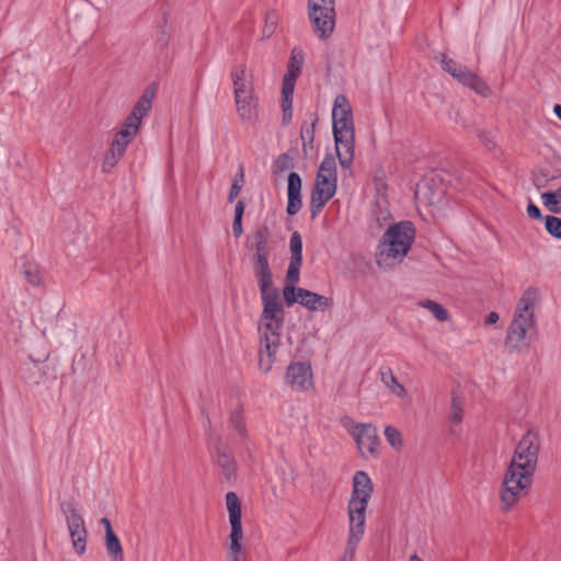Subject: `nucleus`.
Segmentation results:
<instances>
[{"mask_svg":"<svg viewBox=\"0 0 561 561\" xmlns=\"http://www.w3.org/2000/svg\"><path fill=\"white\" fill-rule=\"evenodd\" d=\"M263 310L257 330L260 334L259 367L268 373L276 360L280 346V331L284 325L285 310L278 301L279 291L273 285L259 286Z\"/></svg>","mask_w":561,"mask_h":561,"instance_id":"1","label":"nucleus"},{"mask_svg":"<svg viewBox=\"0 0 561 561\" xmlns=\"http://www.w3.org/2000/svg\"><path fill=\"white\" fill-rule=\"evenodd\" d=\"M537 297V289L529 287L517 304L504 341L511 352H522L524 347L528 346L531 335L536 331L534 309Z\"/></svg>","mask_w":561,"mask_h":561,"instance_id":"2","label":"nucleus"},{"mask_svg":"<svg viewBox=\"0 0 561 561\" xmlns=\"http://www.w3.org/2000/svg\"><path fill=\"white\" fill-rule=\"evenodd\" d=\"M414 239L415 229L411 221L389 226L377 248V264L390 266L396 261L400 262L410 251Z\"/></svg>","mask_w":561,"mask_h":561,"instance_id":"3","label":"nucleus"},{"mask_svg":"<svg viewBox=\"0 0 561 561\" xmlns=\"http://www.w3.org/2000/svg\"><path fill=\"white\" fill-rule=\"evenodd\" d=\"M245 248L250 252V262L257 286L273 285V274L270 267L271 231L267 225H259L247 236Z\"/></svg>","mask_w":561,"mask_h":561,"instance_id":"4","label":"nucleus"},{"mask_svg":"<svg viewBox=\"0 0 561 561\" xmlns=\"http://www.w3.org/2000/svg\"><path fill=\"white\" fill-rule=\"evenodd\" d=\"M374 492L371 479L365 471H357L353 478V490L347 505L350 524L365 527L367 504Z\"/></svg>","mask_w":561,"mask_h":561,"instance_id":"5","label":"nucleus"},{"mask_svg":"<svg viewBox=\"0 0 561 561\" xmlns=\"http://www.w3.org/2000/svg\"><path fill=\"white\" fill-rule=\"evenodd\" d=\"M533 482V476L507 467L500 492V508L503 513L510 512L513 506L524 497Z\"/></svg>","mask_w":561,"mask_h":561,"instance_id":"6","label":"nucleus"},{"mask_svg":"<svg viewBox=\"0 0 561 561\" xmlns=\"http://www.w3.org/2000/svg\"><path fill=\"white\" fill-rule=\"evenodd\" d=\"M540 450V436L537 431L528 430L515 447L508 467L534 476Z\"/></svg>","mask_w":561,"mask_h":561,"instance_id":"7","label":"nucleus"},{"mask_svg":"<svg viewBox=\"0 0 561 561\" xmlns=\"http://www.w3.org/2000/svg\"><path fill=\"white\" fill-rule=\"evenodd\" d=\"M226 505L231 526L228 561H245V551L242 546L243 530L241 524V501L234 492H228L226 494Z\"/></svg>","mask_w":561,"mask_h":561,"instance_id":"8","label":"nucleus"},{"mask_svg":"<svg viewBox=\"0 0 561 561\" xmlns=\"http://www.w3.org/2000/svg\"><path fill=\"white\" fill-rule=\"evenodd\" d=\"M335 0H308L313 32L321 39L329 38L335 26Z\"/></svg>","mask_w":561,"mask_h":561,"instance_id":"9","label":"nucleus"},{"mask_svg":"<svg viewBox=\"0 0 561 561\" xmlns=\"http://www.w3.org/2000/svg\"><path fill=\"white\" fill-rule=\"evenodd\" d=\"M61 511L66 516L73 549L78 554H83L87 549L88 537L83 517L71 502L62 503Z\"/></svg>","mask_w":561,"mask_h":561,"instance_id":"10","label":"nucleus"},{"mask_svg":"<svg viewBox=\"0 0 561 561\" xmlns=\"http://www.w3.org/2000/svg\"><path fill=\"white\" fill-rule=\"evenodd\" d=\"M154 93L156 91L152 85L146 88L124 121L121 127L122 129L130 131L133 135L137 136L141 126L142 118L146 117L151 110Z\"/></svg>","mask_w":561,"mask_h":561,"instance_id":"11","label":"nucleus"},{"mask_svg":"<svg viewBox=\"0 0 561 561\" xmlns=\"http://www.w3.org/2000/svg\"><path fill=\"white\" fill-rule=\"evenodd\" d=\"M135 137L136 136L130 131L122 128L116 133L110 149L104 156L102 163L103 172L111 171L117 164V162L124 156L127 146L133 141Z\"/></svg>","mask_w":561,"mask_h":561,"instance_id":"12","label":"nucleus"},{"mask_svg":"<svg viewBox=\"0 0 561 561\" xmlns=\"http://www.w3.org/2000/svg\"><path fill=\"white\" fill-rule=\"evenodd\" d=\"M135 137L136 136L130 131L122 128L116 133L110 149L104 156L102 163L103 172L111 171L117 164V162L124 156L127 146L133 141Z\"/></svg>","mask_w":561,"mask_h":561,"instance_id":"13","label":"nucleus"},{"mask_svg":"<svg viewBox=\"0 0 561 561\" xmlns=\"http://www.w3.org/2000/svg\"><path fill=\"white\" fill-rule=\"evenodd\" d=\"M286 383L294 390L304 391L312 385L311 366L307 363H291L286 370Z\"/></svg>","mask_w":561,"mask_h":561,"instance_id":"14","label":"nucleus"},{"mask_svg":"<svg viewBox=\"0 0 561 561\" xmlns=\"http://www.w3.org/2000/svg\"><path fill=\"white\" fill-rule=\"evenodd\" d=\"M333 131L354 129L353 113L347 98L336 95L332 108Z\"/></svg>","mask_w":561,"mask_h":561,"instance_id":"15","label":"nucleus"},{"mask_svg":"<svg viewBox=\"0 0 561 561\" xmlns=\"http://www.w3.org/2000/svg\"><path fill=\"white\" fill-rule=\"evenodd\" d=\"M333 136L340 165L343 169L351 168L354 159V129L341 130L340 134L333 131Z\"/></svg>","mask_w":561,"mask_h":561,"instance_id":"16","label":"nucleus"},{"mask_svg":"<svg viewBox=\"0 0 561 561\" xmlns=\"http://www.w3.org/2000/svg\"><path fill=\"white\" fill-rule=\"evenodd\" d=\"M216 463L221 470L226 481L231 482L237 477L238 465L233 454L222 446L221 437H216L215 444Z\"/></svg>","mask_w":561,"mask_h":561,"instance_id":"17","label":"nucleus"},{"mask_svg":"<svg viewBox=\"0 0 561 561\" xmlns=\"http://www.w3.org/2000/svg\"><path fill=\"white\" fill-rule=\"evenodd\" d=\"M336 181L337 174L335 159L333 156L327 154L320 163L313 186L324 188L327 191H333V193H335Z\"/></svg>","mask_w":561,"mask_h":561,"instance_id":"18","label":"nucleus"},{"mask_svg":"<svg viewBox=\"0 0 561 561\" xmlns=\"http://www.w3.org/2000/svg\"><path fill=\"white\" fill-rule=\"evenodd\" d=\"M356 428L358 432L355 435V440L358 449L364 455L368 453L370 455L377 454V446L379 444L378 431L373 424H357Z\"/></svg>","mask_w":561,"mask_h":561,"instance_id":"19","label":"nucleus"},{"mask_svg":"<svg viewBox=\"0 0 561 561\" xmlns=\"http://www.w3.org/2000/svg\"><path fill=\"white\" fill-rule=\"evenodd\" d=\"M237 113L244 123L254 124L259 117V100L255 93L234 96Z\"/></svg>","mask_w":561,"mask_h":561,"instance_id":"20","label":"nucleus"},{"mask_svg":"<svg viewBox=\"0 0 561 561\" xmlns=\"http://www.w3.org/2000/svg\"><path fill=\"white\" fill-rule=\"evenodd\" d=\"M454 79H456L462 85L473 90L476 93L483 98H488L492 94L491 88L489 84L480 78L476 72L467 68L462 67L460 72H458Z\"/></svg>","mask_w":561,"mask_h":561,"instance_id":"21","label":"nucleus"},{"mask_svg":"<svg viewBox=\"0 0 561 561\" xmlns=\"http://www.w3.org/2000/svg\"><path fill=\"white\" fill-rule=\"evenodd\" d=\"M301 178L297 172H290L288 174L287 182V207L286 211L288 215H296L302 206L301 203Z\"/></svg>","mask_w":561,"mask_h":561,"instance_id":"22","label":"nucleus"},{"mask_svg":"<svg viewBox=\"0 0 561 561\" xmlns=\"http://www.w3.org/2000/svg\"><path fill=\"white\" fill-rule=\"evenodd\" d=\"M299 304L311 311L325 310L333 305V299L314 291L298 288Z\"/></svg>","mask_w":561,"mask_h":561,"instance_id":"23","label":"nucleus"},{"mask_svg":"<svg viewBox=\"0 0 561 561\" xmlns=\"http://www.w3.org/2000/svg\"><path fill=\"white\" fill-rule=\"evenodd\" d=\"M365 533L364 526L350 524V536L344 552L339 561H353L357 546Z\"/></svg>","mask_w":561,"mask_h":561,"instance_id":"24","label":"nucleus"},{"mask_svg":"<svg viewBox=\"0 0 561 561\" xmlns=\"http://www.w3.org/2000/svg\"><path fill=\"white\" fill-rule=\"evenodd\" d=\"M333 191L318 188L313 186L310 196V213L311 218H316L322 210L323 206L334 196Z\"/></svg>","mask_w":561,"mask_h":561,"instance_id":"25","label":"nucleus"},{"mask_svg":"<svg viewBox=\"0 0 561 561\" xmlns=\"http://www.w3.org/2000/svg\"><path fill=\"white\" fill-rule=\"evenodd\" d=\"M381 382L397 397L404 398L407 396V389L401 385L397 377L393 375L391 368L381 367L379 369Z\"/></svg>","mask_w":561,"mask_h":561,"instance_id":"26","label":"nucleus"},{"mask_svg":"<svg viewBox=\"0 0 561 561\" xmlns=\"http://www.w3.org/2000/svg\"><path fill=\"white\" fill-rule=\"evenodd\" d=\"M229 427L237 433L241 442H245L248 439L249 434L244 420L243 408L241 405H238L233 411H231L229 415Z\"/></svg>","mask_w":561,"mask_h":561,"instance_id":"27","label":"nucleus"},{"mask_svg":"<svg viewBox=\"0 0 561 561\" xmlns=\"http://www.w3.org/2000/svg\"><path fill=\"white\" fill-rule=\"evenodd\" d=\"M105 548L112 561H124L123 548L114 530L105 535Z\"/></svg>","mask_w":561,"mask_h":561,"instance_id":"28","label":"nucleus"},{"mask_svg":"<svg viewBox=\"0 0 561 561\" xmlns=\"http://www.w3.org/2000/svg\"><path fill=\"white\" fill-rule=\"evenodd\" d=\"M279 22V13L275 9H271L265 14L264 25L262 28V39H268L276 32Z\"/></svg>","mask_w":561,"mask_h":561,"instance_id":"29","label":"nucleus"},{"mask_svg":"<svg viewBox=\"0 0 561 561\" xmlns=\"http://www.w3.org/2000/svg\"><path fill=\"white\" fill-rule=\"evenodd\" d=\"M21 271L27 283L33 286H39L43 282L39 266L34 262H25L21 266Z\"/></svg>","mask_w":561,"mask_h":561,"instance_id":"30","label":"nucleus"},{"mask_svg":"<svg viewBox=\"0 0 561 561\" xmlns=\"http://www.w3.org/2000/svg\"><path fill=\"white\" fill-rule=\"evenodd\" d=\"M541 199L545 207L551 213H561V186L557 191L542 193Z\"/></svg>","mask_w":561,"mask_h":561,"instance_id":"31","label":"nucleus"},{"mask_svg":"<svg viewBox=\"0 0 561 561\" xmlns=\"http://www.w3.org/2000/svg\"><path fill=\"white\" fill-rule=\"evenodd\" d=\"M420 306L430 310L438 321H447L449 318L448 311L438 302L434 300H424L420 302Z\"/></svg>","mask_w":561,"mask_h":561,"instance_id":"32","label":"nucleus"},{"mask_svg":"<svg viewBox=\"0 0 561 561\" xmlns=\"http://www.w3.org/2000/svg\"><path fill=\"white\" fill-rule=\"evenodd\" d=\"M295 168V158L288 152H284L277 157L274 162V172L284 173Z\"/></svg>","mask_w":561,"mask_h":561,"instance_id":"33","label":"nucleus"},{"mask_svg":"<svg viewBox=\"0 0 561 561\" xmlns=\"http://www.w3.org/2000/svg\"><path fill=\"white\" fill-rule=\"evenodd\" d=\"M436 59L439 60L443 70L449 73L453 78L458 72H460V70L463 67V65L459 64L458 61L448 58L447 55L444 53L439 54V56H437Z\"/></svg>","mask_w":561,"mask_h":561,"instance_id":"34","label":"nucleus"},{"mask_svg":"<svg viewBox=\"0 0 561 561\" xmlns=\"http://www.w3.org/2000/svg\"><path fill=\"white\" fill-rule=\"evenodd\" d=\"M436 59L439 60L443 70L449 73L453 78L458 72H460V70L463 67V65L459 64L458 61L448 58L447 55L444 53L439 54V56H437Z\"/></svg>","mask_w":561,"mask_h":561,"instance_id":"35","label":"nucleus"},{"mask_svg":"<svg viewBox=\"0 0 561 561\" xmlns=\"http://www.w3.org/2000/svg\"><path fill=\"white\" fill-rule=\"evenodd\" d=\"M295 82L294 73H285L282 84V102L293 101Z\"/></svg>","mask_w":561,"mask_h":561,"instance_id":"36","label":"nucleus"},{"mask_svg":"<svg viewBox=\"0 0 561 561\" xmlns=\"http://www.w3.org/2000/svg\"><path fill=\"white\" fill-rule=\"evenodd\" d=\"M290 260L302 261V241L298 231H294L289 240Z\"/></svg>","mask_w":561,"mask_h":561,"instance_id":"37","label":"nucleus"},{"mask_svg":"<svg viewBox=\"0 0 561 561\" xmlns=\"http://www.w3.org/2000/svg\"><path fill=\"white\" fill-rule=\"evenodd\" d=\"M318 118H314L310 125H304L300 129V137L302 140V150L306 152L307 146H312L314 140V129Z\"/></svg>","mask_w":561,"mask_h":561,"instance_id":"38","label":"nucleus"},{"mask_svg":"<svg viewBox=\"0 0 561 561\" xmlns=\"http://www.w3.org/2000/svg\"><path fill=\"white\" fill-rule=\"evenodd\" d=\"M385 436L387 442L397 450H400L403 446L401 433L393 426L388 425L385 428Z\"/></svg>","mask_w":561,"mask_h":561,"instance_id":"39","label":"nucleus"},{"mask_svg":"<svg viewBox=\"0 0 561 561\" xmlns=\"http://www.w3.org/2000/svg\"><path fill=\"white\" fill-rule=\"evenodd\" d=\"M302 62H304V54L301 51H297L296 48L293 49L288 69H287L286 73H294L295 78L297 79V77L300 73Z\"/></svg>","mask_w":561,"mask_h":561,"instance_id":"40","label":"nucleus"},{"mask_svg":"<svg viewBox=\"0 0 561 561\" xmlns=\"http://www.w3.org/2000/svg\"><path fill=\"white\" fill-rule=\"evenodd\" d=\"M545 228L549 234L556 239H561V218L556 216H546Z\"/></svg>","mask_w":561,"mask_h":561,"instance_id":"41","label":"nucleus"},{"mask_svg":"<svg viewBox=\"0 0 561 561\" xmlns=\"http://www.w3.org/2000/svg\"><path fill=\"white\" fill-rule=\"evenodd\" d=\"M301 263L302 261L290 260L286 273V284L296 285L299 282Z\"/></svg>","mask_w":561,"mask_h":561,"instance_id":"42","label":"nucleus"},{"mask_svg":"<svg viewBox=\"0 0 561 561\" xmlns=\"http://www.w3.org/2000/svg\"><path fill=\"white\" fill-rule=\"evenodd\" d=\"M231 80H232V84L252 80L251 76L248 75V69H247L245 64H240V65L232 67Z\"/></svg>","mask_w":561,"mask_h":561,"instance_id":"43","label":"nucleus"},{"mask_svg":"<svg viewBox=\"0 0 561 561\" xmlns=\"http://www.w3.org/2000/svg\"><path fill=\"white\" fill-rule=\"evenodd\" d=\"M298 288L299 287H295V285L291 284H286L283 288V297L287 307H290L296 302L299 304L300 298L298 296Z\"/></svg>","mask_w":561,"mask_h":561,"instance_id":"44","label":"nucleus"},{"mask_svg":"<svg viewBox=\"0 0 561 561\" xmlns=\"http://www.w3.org/2000/svg\"><path fill=\"white\" fill-rule=\"evenodd\" d=\"M373 216L379 228H381L391 217L388 208L382 207L379 203L376 204V209L373 210Z\"/></svg>","mask_w":561,"mask_h":561,"instance_id":"45","label":"nucleus"},{"mask_svg":"<svg viewBox=\"0 0 561 561\" xmlns=\"http://www.w3.org/2000/svg\"><path fill=\"white\" fill-rule=\"evenodd\" d=\"M251 93H255L252 80L233 84V96L249 95Z\"/></svg>","mask_w":561,"mask_h":561,"instance_id":"46","label":"nucleus"},{"mask_svg":"<svg viewBox=\"0 0 561 561\" xmlns=\"http://www.w3.org/2000/svg\"><path fill=\"white\" fill-rule=\"evenodd\" d=\"M463 417V411L461 408V403L458 400V398L454 397L451 401V413H450V421L455 424H458L462 421Z\"/></svg>","mask_w":561,"mask_h":561,"instance_id":"47","label":"nucleus"},{"mask_svg":"<svg viewBox=\"0 0 561 561\" xmlns=\"http://www.w3.org/2000/svg\"><path fill=\"white\" fill-rule=\"evenodd\" d=\"M478 138L488 150L491 151L495 149L496 144L491 131L479 130Z\"/></svg>","mask_w":561,"mask_h":561,"instance_id":"48","label":"nucleus"},{"mask_svg":"<svg viewBox=\"0 0 561 561\" xmlns=\"http://www.w3.org/2000/svg\"><path fill=\"white\" fill-rule=\"evenodd\" d=\"M283 124H289L293 116V101L282 102Z\"/></svg>","mask_w":561,"mask_h":561,"instance_id":"49","label":"nucleus"},{"mask_svg":"<svg viewBox=\"0 0 561 561\" xmlns=\"http://www.w3.org/2000/svg\"><path fill=\"white\" fill-rule=\"evenodd\" d=\"M241 187H242L241 184L239 182H237V180H234L230 187V192L228 195L229 203H232L239 196V194L241 192Z\"/></svg>","mask_w":561,"mask_h":561,"instance_id":"50","label":"nucleus"},{"mask_svg":"<svg viewBox=\"0 0 561 561\" xmlns=\"http://www.w3.org/2000/svg\"><path fill=\"white\" fill-rule=\"evenodd\" d=\"M527 214L533 219H542V215L538 206L533 203H529L527 206Z\"/></svg>","mask_w":561,"mask_h":561,"instance_id":"51","label":"nucleus"},{"mask_svg":"<svg viewBox=\"0 0 561 561\" xmlns=\"http://www.w3.org/2000/svg\"><path fill=\"white\" fill-rule=\"evenodd\" d=\"M232 232H233V236L236 238H239L241 237L242 232H243V228H242V219L240 218H233V222H232Z\"/></svg>","mask_w":561,"mask_h":561,"instance_id":"52","label":"nucleus"},{"mask_svg":"<svg viewBox=\"0 0 561 561\" xmlns=\"http://www.w3.org/2000/svg\"><path fill=\"white\" fill-rule=\"evenodd\" d=\"M244 208H245L244 202L243 201H238L237 204H236V209H234V218L242 219L243 213H244Z\"/></svg>","mask_w":561,"mask_h":561,"instance_id":"53","label":"nucleus"},{"mask_svg":"<svg viewBox=\"0 0 561 561\" xmlns=\"http://www.w3.org/2000/svg\"><path fill=\"white\" fill-rule=\"evenodd\" d=\"M499 321V314L494 311L490 312L485 318V324H494Z\"/></svg>","mask_w":561,"mask_h":561,"instance_id":"54","label":"nucleus"},{"mask_svg":"<svg viewBox=\"0 0 561 561\" xmlns=\"http://www.w3.org/2000/svg\"><path fill=\"white\" fill-rule=\"evenodd\" d=\"M101 524L104 526L105 528V535L110 531V530H113L112 528V524H111V520L107 518V517H103L101 518Z\"/></svg>","mask_w":561,"mask_h":561,"instance_id":"55","label":"nucleus"},{"mask_svg":"<svg viewBox=\"0 0 561 561\" xmlns=\"http://www.w3.org/2000/svg\"><path fill=\"white\" fill-rule=\"evenodd\" d=\"M534 184L537 186V188H541L546 185V181H543L541 178L536 176L534 179Z\"/></svg>","mask_w":561,"mask_h":561,"instance_id":"56","label":"nucleus"},{"mask_svg":"<svg viewBox=\"0 0 561 561\" xmlns=\"http://www.w3.org/2000/svg\"><path fill=\"white\" fill-rule=\"evenodd\" d=\"M553 112L557 115V117L561 121V105L560 104L554 105Z\"/></svg>","mask_w":561,"mask_h":561,"instance_id":"57","label":"nucleus"},{"mask_svg":"<svg viewBox=\"0 0 561 561\" xmlns=\"http://www.w3.org/2000/svg\"><path fill=\"white\" fill-rule=\"evenodd\" d=\"M409 561H423L417 554H412Z\"/></svg>","mask_w":561,"mask_h":561,"instance_id":"58","label":"nucleus"},{"mask_svg":"<svg viewBox=\"0 0 561 561\" xmlns=\"http://www.w3.org/2000/svg\"><path fill=\"white\" fill-rule=\"evenodd\" d=\"M236 180H237V182H239V183H240V182H243V170H242V169H240L239 179H236Z\"/></svg>","mask_w":561,"mask_h":561,"instance_id":"59","label":"nucleus"}]
</instances>
